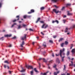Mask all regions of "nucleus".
<instances>
[{
  "label": "nucleus",
  "instance_id": "nucleus-1",
  "mask_svg": "<svg viewBox=\"0 0 75 75\" xmlns=\"http://www.w3.org/2000/svg\"><path fill=\"white\" fill-rule=\"evenodd\" d=\"M27 34H24V37H22L21 38V40L23 41L24 40L26 39V38H27Z\"/></svg>",
  "mask_w": 75,
  "mask_h": 75
},
{
  "label": "nucleus",
  "instance_id": "nucleus-2",
  "mask_svg": "<svg viewBox=\"0 0 75 75\" xmlns=\"http://www.w3.org/2000/svg\"><path fill=\"white\" fill-rule=\"evenodd\" d=\"M64 51H65V49L64 48H63L62 50H60L59 52V55L61 57H62V52Z\"/></svg>",
  "mask_w": 75,
  "mask_h": 75
},
{
  "label": "nucleus",
  "instance_id": "nucleus-3",
  "mask_svg": "<svg viewBox=\"0 0 75 75\" xmlns=\"http://www.w3.org/2000/svg\"><path fill=\"white\" fill-rule=\"evenodd\" d=\"M48 27V25H46V24H45L42 25V28H45H45H47Z\"/></svg>",
  "mask_w": 75,
  "mask_h": 75
},
{
  "label": "nucleus",
  "instance_id": "nucleus-4",
  "mask_svg": "<svg viewBox=\"0 0 75 75\" xmlns=\"http://www.w3.org/2000/svg\"><path fill=\"white\" fill-rule=\"evenodd\" d=\"M35 11L34 9H31L30 10V11L28 13V14H31L33 13H34Z\"/></svg>",
  "mask_w": 75,
  "mask_h": 75
},
{
  "label": "nucleus",
  "instance_id": "nucleus-5",
  "mask_svg": "<svg viewBox=\"0 0 75 75\" xmlns=\"http://www.w3.org/2000/svg\"><path fill=\"white\" fill-rule=\"evenodd\" d=\"M53 11L55 13H56V14H57V13H59V11H57V10L55 9H53Z\"/></svg>",
  "mask_w": 75,
  "mask_h": 75
},
{
  "label": "nucleus",
  "instance_id": "nucleus-6",
  "mask_svg": "<svg viewBox=\"0 0 75 75\" xmlns=\"http://www.w3.org/2000/svg\"><path fill=\"white\" fill-rule=\"evenodd\" d=\"M25 44L24 41H23L22 42V44L21 45L20 47H23V45H24Z\"/></svg>",
  "mask_w": 75,
  "mask_h": 75
},
{
  "label": "nucleus",
  "instance_id": "nucleus-7",
  "mask_svg": "<svg viewBox=\"0 0 75 75\" xmlns=\"http://www.w3.org/2000/svg\"><path fill=\"white\" fill-rule=\"evenodd\" d=\"M5 37H11V34L10 35H5Z\"/></svg>",
  "mask_w": 75,
  "mask_h": 75
},
{
  "label": "nucleus",
  "instance_id": "nucleus-8",
  "mask_svg": "<svg viewBox=\"0 0 75 75\" xmlns=\"http://www.w3.org/2000/svg\"><path fill=\"white\" fill-rule=\"evenodd\" d=\"M56 62H58L59 64L60 63V61L59 60V59L58 58H57L56 60Z\"/></svg>",
  "mask_w": 75,
  "mask_h": 75
},
{
  "label": "nucleus",
  "instance_id": "nucleus-9",
  "mask_svg": "<svg viewBox=\"0 0 75 75\" xmlns=\"http://www.w3.org/2000/svg\"><path fill=\"white\" fill-rule=\"evenodd\" d=\"M58 0H52L51 1L53 3H57Z\"/></svg>",
  "mask_w": 75,
  "mask_h": 75
},
{
  "label": "nucleus",
  "instance_id": "nucleus-10",
  "mask_svg": "<svg viewBox=\"0 0 75 75\" xmlns=\"http://www.w3.org/2000/svg\"><path fill=\"white\" fill-rule=\"evenodd\" d=\"M21 68L22 70H21V71H20V72H25V70L24 69H23V68L21 67Z\"/></svg>",
  "mask_w": 75,
  "mask_h": 75
},
{
  "label": "nucleus",
  "instance_id": "nucleus-11",
  "mask_svg": "<svg viewBox=\"0 0 75 75\" xmlns=\"http://www.w3.org/2000/svg\"><path fill=\"white\" fill-rule=\"evenodd\" d=\"M71 4H66V7H68L69 6H71Z\"/></svg>",
  "mask_w": 75,
  "mask_h": 75
},
{
  "label": "nucleus",
  "instance_id": "nucleus-12",
  "mask_svg": "<svg viewBox=\"0 0 75 75\" xmlns=\"http://www.w3.org/2000/svg\"><path fill=\"white\" fill-rule=\"evenodd\" d=\"M71 64H69V67H70V66H73L74 65L73 62H72V61H71Z\"/></svg>",
  "mask_w": 75,
  "mask_h": 75
},
{
  "label": "nucleus",
  "instance_id": "nucleus-13",
  "mask_svg": "<svg viewBox=\"0 0 75 75\" xmlns=\"http://www.w3.org/2000/svg\"><path fill=\"white\" fill-rule=\"evenodd\" d=\"M28 69H29V68H31V69H33V67L32 66H28Z\"/></svg>",
  "mask_w": 75,
  "mask_h": 75
},
{
  "label": "nucleus",
  "instance_id": "nucleus-14",
  "mask_svg": "<svg viewBox=\"0 0 75 75\" xmlns=\"http://www.w3.org/2000/svg\"><path fill=\"white\" fill-rule=\"evenodd\" d=\"M41 19V18H38L37 21L36 22V23H37Z\"/></svg>",
  "mask_w": 75,
  "mask_h": 75
},
{
  "label": "nucleus",
  "instance_id": "nucleus-15",
  "mask_svg": "<svg viewBox=\"0 0 75 75\" xmlns=\"http://www.w3.org/2000/svg\"><path fill=\"white\" fill-rule=\"evenodd\" d=\"M72 53H75V49H73L71 51Z\"/></svg>",
  "mask_w": 75,
  "mask_h": 75
},
{
  "label": "nucleus",
  "instance_id": "nucleus-16",
  "mask_svg": "<svg viewBox=\"0 0 75 75\" xmlns=\"http://www.w3.org/2000/svg\"><path fill=\"white\" fill-rule=\"evenodd\" d=\"M64 40V38H60L59 40V42H61V41H62L63 40Z\"/></svg>",
  "mask_w": 75,
  "mask_h": 75
},
{
  "label": "nucleus",
  "instance_id": "nucleus-17",
  "mask_svg": "<svg viewBox=\"0 0 75 75\" xmlns=\"http://www.w3.org/2000/svg\"><path fill=\"white\" fill-rule=\"evenodd\" d=\"M16 18H17V20H19V18H20V16H16Z\"/></svg>",
  "mask_w": 75,
  "mask_h": 75
},
{
  "label": "nucleus",
  "instance_id": "nucleus-18",
  "mask_svg": "<svg viewBox=\"0 0 75 75\" xmlns=\"http://www.w3.org/2000/svg\"><path fill=\"white\" fill-rule=\"evenodd\" d=\"M67 15L68 16H72V13H71L68 12L67 13Z\"/></svg>",
  "mask_w": 75,
  "mask_h": 75
},
{
  "label": "nucleus",
  "instance_id": "nucleus-19",
  "mask_svg": "<svg viewBox=\"0 0 75 75\" xmlns=\"http://www.w3.org/2000/svg\"><path fill=\"white\" fill-rule=\"evenodd\" d=\"M43 46H44V47H47L45 42L43 43Z\"/></svg>",
  "mask_w": 75,
  "mask_h": 75
},
{
  "label": "nucleus",
  "instance_id": "nucleus-20",
  "mask_svg": "<svg viewBox=\"0 0 75 75\" xmlns=\"http://www.w3.org/2000/svg\"><path fill=\"white\" fill-rule=\"evenodd\" d=\"M42 60L44 62H47V61L44 58H43Z\"/></svg>",
  "mask_w": 75,
  "mask_h": 75
},
{
  "label": "nucleus",
  "instance_id": "nucleus-21",
  "mask_svg": "<svg viewBox=\"0 0 75 75\" xmlns=\"http://www.w3.org/2000/svg\"><path fill=\"white\" fill-rule=\"evenodd\" d=\"M64 45V43H62L60 44V45L62 47H63Z\"/></svg>",
  "mask_w": 75,
  "mask_h": 75
},
{
  "label": "nucleus",
  "instance_id": "nucleus-22",
  "mask_svg": "<svg viewBox=\"0 0 75 75\" xmlns=\"http://www.w3.org/2000/svg\"><path fill=\"white\" fill-rule=\"evenodd\" d=\"M31 17V16L30 15H27V18H30Z\"/></svg>",
  "mask_w": 75,
  "mask_h": 75
},
{
  "label": "nucleus",
  "instance_id": "nucleus-23",
  "mask_svg": "<svg viewBox=\"0 0 75 75\" xmlns=\"http://www.w3.org/2000/svg\"><path fill=\"white\" fill-rule=\"evenodd\" d=\"M45 8L44 7H42L40 8V10H44V9Z\"/></svg>",
  "mask_w": 75,
  "mask_h": 75
},
{
  "label": "nucleus",
  "instance_id": "nucleus-24",
  "mask_svg": "<svg viewBox=\"0 0 75 75\" xmlns=\"http://www.w3.org/2000/svg\"><path fill=\"white\" fill-rule=\"evenodd\" d=\"M64 57H65L64 56L63 57H62V62H64Z\"/></svg>",
  "mask_w": 75,
  "mask_h": 75
},
{
  "label": "nucleus",
  "instance_id": "nucleus-25",
  "mask_svg": "<svg viewBox=\"0 0 75 75\" xmlns=\"http://www.w3.org/2000/svg\"><path fill=\"white\" fill-rule=\"evenodd\" d=\"M4 38V37H3L0 38V40H1L2 41H3L4 40V38Z\"/></svg>",
  "mask_w": 75,
  "mask_h": 75
},
{
  "label": "nucleus",
  "instance_id": "nucleus-26",
  "mask_svg": "<svg viewBox=\"0 0 75 75\" xmlns=\"http://www.w3.org/2000/svg\"><path fill=\"white\" fill-rule=\"evenodd\" d=\"M18 29H20V28H21V25H18Z\"/></svg>",
  "mask_w": 75,
  "mask_h": 75
},
{
  "label": "nucleus",
  "instance_id": "nucleus-27",
  "mask_svg": "<svg viewBox=\"0 0 75 75\" xmlns=\"http://www.w3.org/2000/svg\"><path fill=\"white\" fill-rule=\"evenodd\" d=\"M16 24H17L16 23H14L13 25H12V26H11V28H12V27H13L14 25H16Z\"/></svg>",
  "mask_w": 75,
  "mask_h": 75
},
{
  "label": "nucleus",
  "instance_id": "nucleus-28",
  "mask_svg": "<svg viewBox=\"0 0 75 75\" xmlns=\"http://www.w3.org/2000/svg\"><path fill=\"white\" fill-rule=\"evenodd\" d=\"M34 70L36 72H38V71L37 70V69H36V68H35L34 69Z\"/></svg>",
  "mask_w": 75,
  "mask_h": 75
},
{
  "label": "nucleus",
  "instance_id": "nucleus-29",
  "mask_svg": "<svg viewBox=\"0 0 75 75\" xmlns=\"http://www.w3.org/2000/svg\"><path fill=\"white\" fill-rule=\"evenodd\" d=\"M69 54H70L69 52V51H68L67 53V56H68V55H69Z\"/></svg>",
  "mask_w": 75,
  "mask_h": 75
},
{
  "label": "nucleus",
  "instance_id": "nucleus-30",
  "mask_svg": "<svg viewBox=\"0 0 75 75\" xmlns=\"http://www.w3.org/2000/svg\"><path fill=\"white\" fill-rule=\"evenodd\" d=\"M65 45H67L68 44V42H67V41H66L65 42Z\"/></svg>",
  "mask_w": 75,
  "mask_h": 75
},
{
  "label": "nucleus",
  "instance_id": "nucleus-31",
  "mask_svg": "<svg viewBox=\"0 0 75 75\" xmlns=\"http://www.w3.org/2000/svg\"><path fill=\"white\" fill-rule=\"evenodd\" d=\"M75 28V25H73L70 28Z\"/></svg>",
  "mask_w": 75,
  "mask_h": 75
},
{
  "label": "nucleus",
  "instance_id": "nucleus-32",
  "mask_svg": "<svg viewBox=\"0 0 75 75\" xmlns=\"http://www.w3.org/2000/svg\"><path fill=\"white\" fill-rule=\"evenodd\" d=\"M49 42L50 43H53V41H52V40H50Z\"/></svg>",
  "mask_w": 75,
  "mask_h": 75
},
{
  "label": "nucleus",
  "instance_id": "nucleus-33",
  "mask_svg": "<svg viewBox=\"0 0 75 75\" xmlns=\"http://www.w3.org/2000/svg\"><path fill=\"white\" fill-rule=\"evenodd\" d=\"M5 63H7V64H9V63L8 62V61L6 60L4 62Z\"/></svg>",
  "mask_w": 75,
  "mask_h": 75
},
{
  "label": "nucleus",
  "instance_id": "nucleus-34",
  "mask_svg": "<svg viewBox=\"0 0 75 75\" xmlns=\"http://www.w3.org/2000/svg\"><path fill=\"white\" fill-rule=\"evenodd\" d=\"M70 47V49H71L72 47H73V45L72 44H71V45Z\"/></svg>",
  "mask_w": 75,
  "mask_h": 75
},
{
  "label": "nucleus",
  "instance_id": "nucleus-35",
  "mask_svg": "<svg viewBox=\"0 0 75 75\" xmlns=\"http://www.w3.org/2000/svg\"><path fill=\"white\" fill-rule=\"evenodd\" d=\"M65 6L63 7L61 9V10H64V9H65Z\"/></svg>",
  "mask_w": 75,
  "mask_h": 75
},
{
  "label": "nucleus",
  "instance_id": "nucleus-36",
  "mask_svg": "<svg viewBox=\"0 0 75 75\" xmlns=\"http://www.w3.org/2000/svg\"><path fill=\"white\" fill-rule=\"evenodd\" d=\"M2 3L1 2L0 3V8H1V6H2Z\"/></svg>",
  "mask_w": 75,
  "mask_h": 75
},
{
  "label": "nucleus",
  "instance_id": "nucleus-37",
  "mask_svg": "<svg viewBox=\"0 0 75 75\" xmlns=\"http://www.w3.org/2000/svg\"><path fill=\"white\" fill-rule=\"evenodd\" d=\"M33 71H30V74L31 75H33Z\"/></svg>",
  "mask_w": 75,
  "mask_h": 75
},
{
  "label": "nucleus",
  "instance_id": "nucleus-38",
  "mask_svg": "<svg viewBox=\"0 0 75 75\" xmlns=\"http://www.w3.org/2000/svg\"><path fill=\"white\" fill-rule=\"evenodd\" d=\"M23 18H27V15H24L23 16Z\"/></svg>",
  "mask_w": 75,
  "mask_h": 75
},
{
  "label": "nucleus",
  "instance_id": "nucleus-39",
  "mask_svg": "<svg viewBox=\"0 0 75 75\" xmlns=\"http://www.w3.org/2000/svg\"><path fill=\"white\" fill-rule=\"evenodd\" d=\"M66 68V66H65V65H64V68L63 69V70L64 71L65 70V68Z\"/></svg>",
  "mask_w": 75,
  "mask_h": 75
},
{
  "label": "nucleus",
  "instance_id": "nucleus-40",
  "mask_svg": "<svg viewBox=\"0 0 75 75\" xmlns=\"http://www.w3.org/2000/svg\"><path fill=\"white\" fill-rule=\"evenodd\" d=\"M43 54L44 55H45V54H46V52H45V51H44L43 52Z\"/></svg>",
  "mask_w": 75,
  "mask_h": 75
},
{
  "label": "nucleus",
  "instance_id": "nucleus-41",
  "mask_svg": "<svg viewBox=\"0 0 75 75\" xmlns=\"http://www.w3.org/2000/svg\"><path fill=\"white\" fill-rule=\"evenodd\" d=\"M63 21L64 23H65V22H66V21L64 19L63 20Z\"/></svg>",
  "mask_w": 75,
  "mask_h": 75
},
{
  "label": "nucleus",
  "instance_id": "nucleus-42",
  "mask_svg": "<svg viewBox=\"0 0 75 75\" xmlns=\"http://www.w3.org/2000/svg\"><path fill=\"white\" fill-rule=\"evenodd\" d=\"M43 58H40L39 59V61H41V60H42Z\"/></svg>",
  "mask_w": 75,
  "mask_h": 75
},
{
  "label": "nucleus",
  "instance_id": "nucleus-43",
  "mask_svg": "<svg viewBox=\"0 0 75 75\" xmlns=\"http://www.w3.org/2000/svg\"><path fill=\"white\" fill-rule=\"evenodd\" d=\"M29 30L30 31H33V30L31 29V28H30L29 29Z\"/></svg>",
  "mask_w": 75,
  "mask_h": 75
},
{
  "label": "nucleus",
  "instance_id": "nucleus-44",
  "mask_svg": "<svg viewBox=\"0 0 75 75\" xmlns=\"http://www.w3.org/2000/svg\"><path fill=\"white\" fill-rule=\"evenodd\" d=\"M54 75H57V73L56 72H55L54 73Z\"/></svg>",
  "mask_w": 75,
  "mask_h": 75
},
{
  "label": "nucleus",
  "instance_id": "nucleus-45",
  "mask_svg": "<svg viewBox=\"0 0 75 75\" xmlns=\"http://www.w3.org/2000/svg\"><path fill=\"white\" fill-rule=\"evenodd\" d=\"M16 21H17V19H15L13 21V22L14 23V22H16Z\"/></svg>",
  "mask_w": 75,
  "mask_h": 75
},
{
  "label": "nucleus",
  "instance_id": "nucleus-46",
  "mask_svg": "<svg viewBox=\"0 0 75 75\" xmlns=\"http://www.w3.org/2000/svg\"><path fill=\"white\" fill-rule=\"evenodd\" d=\"M8 72H9V74H11V75L12 74H11V71H8Z\"/></svg>",
  "mask_w": 75,
  "mask_h": 75
},
{
  "label": "nucleus",
  "instance_id": "nucleus-47",
  "mask_svg": "<svg viewBox=\"0 0 75 75\" xmlns=\"http://www.w3.org/2000/svg\"><path fill=\"white\" fill-rule=\"evenodd\" d=\"M52 56L53 57H54V53H52Z\"/></svg>",
  "mask_w": 75,
  "mask_h": 75
},
{
  "label": "nucleus",
  "instance_id": "nucleus-48",
  "mask_svg": "<svg viewBox=\"0 0 75 75\" xmlns=\"http://www.w3.org/2000/svg\"><path fill=\"white\" fill-rule=\"evenodd\" d=\"M55 22H57V24H58V23H59V22L58 21V20H56L55 21Z\"/></svg>",
  "mask_w": 75,
  "mask_h": 75
},
{
  "label": "nucleus",
  "instance_id": "nucleus-49",
  "mask_svg": "<svg viewBox=\"0 0 75 75\" xmlns=\"http://www.w3.org/2000/svg\"><path fill=\"white\" fill-rule=\"evenodd\" d=\"M40 22L41 23H44V21H40Z\"/></svg>",
  "mask_w": 75,
  "mask_h": 75
},
{
  "label": "nucleus",
  "instance_id": "nucleus-50",
  "mask_svg": "<svg viewBox=\"0 0 75 75\" xmlns=\"http://www.w3.org/2000/svg\"><path fill=\"white\" fill-rule=\"evenodd\" d=\"M56 67H57V65L56 64H55L53 66V68H56Z\"/></svg>",
  "mask_w": 75,
  "mask_h": 75
},
{
  "label": "nucleus",
  "instance_id": "nucleus-51",
  "mask_svg": "<svg viewBox=\"0 0 75 75\" xmlns=\"http://www.w3.org/2000/svg\"><path fill=\"white\" fill-rule=\"evenodd\" d=\"M8 47H11V45L9 44V46H8Z\"/></svg>",
  "mask_w": 75,
  "mask_h": 75
},
{
  "label": "nucleus",
  "instance_id": "nucleus-52",
  "mask_svg": "<svg viewBox=\"0 0 75 75\" xmlns=\"http://www.w3.org/2000/svg\"><path fill=\"white\" fill-rule=\"evenodd\" d=\"M16 36H15L14 37H13L12 38V39H16Z\"/></svg>",
  "mask_w": 75,
  "mask_h": 75
},
{
  "label": "nucleus",
  "instance_id": "nucleus-53",
  "mask_svg": "<svg viewBox=\"0 0 75 75\" xmlns=\"http://www.w3.org/2000/svg\"><path fill=\"white\" fill-rule=\"evenodd\" d=\"M54 7H56V8H58V6H56V5H54Z\"/></svg>",
  "mask_w": 75,
  "mask_h": 75
},
{
  "label": "nucleus",
  "instance_id": "nucleus-54",
  "mask_svg": "<svg viewBox=\"0 0 75 75\" xmlns=\"http://www.w3.org/2000/svg\"><path fill=\"white\" fill-rule=\"evenodd\" d=\"M63 18H65V17H67V16L64 15L63 17Z\"/></svg>",
  "mask_w": 75,
  "mask_h": 75
},
{
  "label": "nucleus",
  "instance_id": "nucleus-55",
  "mask_svg": "<svg viewBox=\"0 0 75 75\" xmlns=\"http://www.w3.org/2000/svg\"><path fill=\"white\" fill-rule=\"evenodd\" d=\"M39 68H40V67H41V65L40 64V63H39Z\"/></svg>",
  "mask_w": 75,
  "mask_h": 75
},
{
  "label": "nucleus",
  "instance_id": "nucleus-56",
  "mask_svg": "<svg viewBox=\"0 0 75 75\" xmlns=\"http://www.w3.org/2000/svg\"><path fill=\"white\" fill-rule=\"evenodd\" d=\"M53 37L54 38H56V37H57V36H53Z\"/></svg>",
  "mask_w": 75,
  "mask_h": 75
},
{
  "label": "nucleus",
  "instance_id": "nucleus-57",
  "mask_svg": "<svg viewBox=\"0 0 75 75\" xmlns=\"http://www.w3.org/2000/svg\"><path fill=\"white\" fill-rule=\"evenodd\" d=\"M41 34H42V35H44V33H42V32H41Z\"/></svg>",
  "mask_w": 75,
  "mask_h": 75
},
{
  "label": "nucleus",
  "instance_id": "nucleus-58",
  "mask_svg": "<svg viewBox=\"0 0 75 75\" xmlns=\"http://www.w3.org/2000/svg\"><path fill=\"white\" fill-rule=\"evenodd\" d=\"M23 27H26V25H23Z\"/></svg>",
  "mask_w": 75,
  "mask_h": 75
},
{
  "label": "nucleus",
  "instance_id": "nucleus-59",
  "mask_svg": "<svg viewBox=\"0 0 75 75\" xmlns=\"http://www.w3.org/2000/svg\"><path fill=\"white\" fill-rule=\"evenodd\" d=\"M43 75H47V73H44L43 74Z\"/></svg>",
  "mask_w": 75,
  "mask_h": 75
},
{
  "label": "nucleus",
  "instance_id": "nucleus-60",
  "mask_svg": "<svg viewBox=\"0 0 75 75\" xmlns=\"http://www.w3.org/2000/svg\"><path fill=\"white\" fill-rule=\"evenodd\" d=\"M59 71H57L56 72V73H57V74H59Z\"/></svg>",
  "mask_w": 75,
  "mask_h": 75
},
{
  "label": "nucleus",
  "instance_id": "nucleus-61",
  "mask_svg": "<svg viewBox=\"0 0 75 75\" xmlns=\"http://www.w3.org/2000/svg\"><path fill=\"white\" fill-rule=\"evenodd\" d=\"M55 22V21H53L52 22V23H54Z\"/></svg>",
  "mask_w": 75,
  "mask_h": 75
},
{
  "label": "nucleus",
  "instance_id": "nucleus-62",
  "mask_svg": "<svg viewBox=\"0 0 75 75\" xmlns=\"http://www.w3.org/2000/svg\"><path fill=\"white\" fill-rule=\"evenodd\" d=\"M67 75H70V74L67 73Z\"/></svg>",
  "mask_w": 75,
  "mask_h": 75
},
{
  "label": "nucleus",
  "instance_id": "nucleus-63",
  "mask_svg": "<svg viewBox=\"0 0 75 75\" xmlns=\"http://www.w3.org/2000/svg\"><path fill=\"white\" fill-rule=\"evenodd\" d=\"M43 74L42 73H40V75H43Z\"/></svg>",
  "mask_w": 75,
  "mask_h": 75
},
{
  "label": "nucleus",
  "instance_id": "nucleus-64",
  "mask_svg": "<svg viewBox=\"0 0 75 75\" xmlns=\"http://www.w3.org/2000/svg\"><path fill=\"white\" fill-rule=\"evenodd\" d=\"M66 74H62L61 75H65Z\"/></svg>",
  "mask_w": 75,
  "mask_h": 75
}]
</instances>
